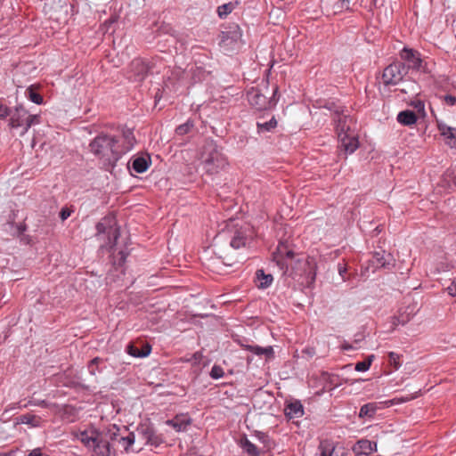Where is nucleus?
Wrapping results in <instances>:
<instances>
[{"instance_id":"f257e3e1","label":"nucleus","mask_w":456,"mask_h":456,"mask_svg":"<svg viewBox=\"0 0 456 456\" xmlns=\"http://www.w3.org/2000/svg\"><path fill=\"white\" fill-rule=\"evenodd\" d=\"M136 139L134 130L122 127L118 134L99 133L89 143L90 152L106 167H114L121 157L130 151Z\"/></svg>"},{"instance_id":"f03ea898","label":"nucleus","mask_w":456,"mask_h":456,"mask_svg":"<svg viewBox=\"0 0 456 456\" xmlns=\"http://www.w3.org/2000/svg\"><path fill=\"white\" fill-rule=\"evenodd\" d=\"M255 228L249 224L228 219L218 231L216 240L226 242L232 248L250 247L256 237Z\"/></svg>"},{"instance_id":"7ed1b4c3","label":"nucleus","mask_w":456,"mask_h":456,"mask_svg":"<svg viewBox=\"0 0 456 456\" xmlns=\"http://www.w3.org/2000/svg\"><path fill=\"white\" fill-rule=\"evenodd\" d=\"M201 164L208 175L217 174L227 165L225 156L220 151L214 141L206 142L201 154Z\"/></svg>"},{"instance_id":"20e7f679","label":"nucleus","mask_w":456,"mask_h":456,"mask_svg":"<svg viewBox=\"0 0 456 456\" xmlns=\"http://www.w3.org/2000/svg\"><path fill=\"white\" fill-rule=\"evenodd\" d=\"M336 130L340 142V148L345 151L346 154L354 152L359 147V141L356 135L349 133V127L346 126V118H339L338 125H336Z\"/></svg>"},{"instance_id":"39448f33","label":"nucleus","mask_w":456,"mask_h":456,"mask_svg":"<svg viewBox=\"0 0 456 456\" xmlns=\"http://www.w3.org/2000/svg\"><path fill=\"white\" fill-rule=\"evenodd\" d=\"M408 74L404 62L396 61L387 66L382 73V83L385 86H396Z\"/></svg>"},{"instance_id":"423d86ee","label":"nucleus","mask_w":456,"mask_h":456,"mask_svg":"<svg viewBox=\"0 0 456 456\" xmlns=\"http://www.w3.org/2000/svg\"><path fill=\"white\" fill-rule=\"evenodd\" d=\"M294 245L289 240H280L275 251L273 252V260L286 273L289 270V265L286 262L287 259L292 260L296 253L294 251Z\"/></svg>"},{"instance_id":"0eeeda50","label":"nucleus","mask_w":456,"mask_h":456,"mask_svg":"<svg viewBox=\"0 0 456 456\" xmlns=\"http://www.w3.org/2000/svg\"><path fill=\"white\" fill-rule=\"evenodd\" d=\"M241 37L239 25L232 23L224 28L219 35V45L226 52L236 48Z\"/></svg>"},{"instance_id":"6e6552de","label":"nucleus","mask_w":456,"mask_h":456,"mask_svg":"<svg viewBox=\"0 0 456 456\" xmlns=\"http://www.w3.org/2000/svg\"><path fill=\"white\" fill-rule=\"evenodd\" d=\"M96 235L107 234L109 245L113 248L120 236L119 227L117 225L113 217H104L96 224Z\"/></svg>"},{"instance_id":"1a4fd4ad","label":"nucleus","mask_w":456,"mask_h":456,"mask_svg":"<svg viewBox=\"0 0 456 456\" xmlns=\"http://www.w3.org/2000/svg\"><path fill=\"white\" fill-rule=\"evenodd\" d=\"M136 432L138 436L146 445L157 448L165 442L163 436L159 434L153 425L150 422L139 424L136 428Z\"/></svg>"},{"instance_id":"9d476101","label":"nucleus","mask_w":456,"mask_h":456,"mask_svg":"<svg viewBox=\"0 0 456 456\" xmlns=\"http://www.w3.org/2000/svg\"><path fill=\"white\" fill-rule=\"evenodd\" d=\"M157 58L144 60L136 58L130 63V72L134 76L135 81H142L149 74H152L156 69Z\"/></svg>"},{"instance_id":"9b49d317","label":"nucleus","mask_w":456,"mask_h":456,"mask_svg":"<svg viewBox=\"0 0 456 456\" xmlns=\"http://www.w3.org/2000/svg\"><path fill=\"white\" fill-rule=\"evenodd\" d=\"M399 56L402 61L405 63L408 71L410 69L423 72L427 71V64L424 63L419 51L405 46L400 51Z\"/></svg>"},{"instance_id":"f8f14e48","label":"nucleus","mask_w":456,"mask_h":456,"mask_svg":"<svg viewBox=\"0 0 456 456\" xmlns=\"http://www.w3.org/2000/svg\"><path fill=\"white\" fill-rule=\"evenodd\" d=\"M9 116V126L12 128L23 127V131H25L28 110L23 106H17L13 111L11 110V114Z\"/></svg>"},{"instance_id":"ddd939ff","label":"nucleus","mask_w":456,"mask_h":456,"mask_svg":"<svg viewBox=\"0 0 456 456\" xmlns=\"http://www.w3.org/2000/svg\"><path fill=\"white\" fill-rule=\"evenodd\" d=\"M275 442L266 434L258 432V456H273Z\"/></svg>"},{"instance_id":"4468645a","label":"nucleus","mask_w":456,"mask_h":456,"mask_svg":"<svg viewBox=\"0 0 456 456\" xmlns=\"http://www.w3.org/2000/svg\"><path fill=\"white\" fill-rule=\"evenodd\" d=\"M437 129L445 143L451 148H456V127L447 126L443 121H436Z\"/></svg>"},{"instance_id":"2eb2a0df","label":"nucleus","mask_w":456,"mask_h":456,"mask_svg":"<svg viewBox=\"0 0 456 456\" xmlns=\"http://www.w3.org/2000/svg\"><path fill=\"white\" fill-rule=\"evenodd\" d=\"M277 94L278 86L276 85L273 86L272 94L270 97L258 93V112L262 110H273L278 102Z\"/></svg>"},{"instance_id":"dca6fc26","label":"nucleus","mask_w":456,"mask_h":456,"mask_svg":"<svg viewBox=\"0 0 456 456\" xmlns=\"http://www.w3.org/2000/svg\"><path fill=\"white\" fill-rule=\"evenodd\" d=\"M320 456H346L347 453L343 446L334 445L329 441H322L318 447Z\"/></svg>"},{"instance_id":"f3484780","label":"nucleus","mask_w":456,"mask_h":456,"mask_svg":"<svg viewBox=\"0 0 456 456\" xmlns=\"http://www.w3.org/2000/svg\"><path fill=\"white\" fill-rule=\"evenodd\" d=\"M166 424L176 432H183L191 425V418L188 414H176L173 419H167Z\"/></svg>"},{"instance_id":"a211bd4d","label":"nucleus","mask_w":456,"mask_h":456,"mask_svg":"<svg viewBox=\"0 0 456 456\" xmlns=\"http://www.w3.org/2000/svg\"><path fill=\"white\" fill-rule=\"evenodd\" d=\"M131 356L142 358L148 356L151 352V346L149 343H129L126 349Z\"/></svg>"},{"instance_id":"6ab92c4d","label":"nucleus","mask_w":456,"mask_h":456,"mask_svg":"<svg viewBox=\"0 0 456 456\" xmlns=\"http://www.w3.org/2000/svg\"><path fill=\"white\" fill-rule=\"evenodd\" d=\"M376 451L377 443L368 439H361L353 446V452L356 455H370Z\"/></svg>"},{"instance_id":"aec40b11","label":"nucleus","mask_w":456,"mask_h":456,"mask_svg":"<svg viewBox=\"0 0 456 456\" xmlns=\"http://www.w3.org/2000/svg\"><path fill=\"white\" fill-rule=\"evenodd\" d=\"M91 450L98 456H110V444L109 441L103 437L101 432H99L95 443L93 444Z\"/></svg>"},{"instance_id":"412c9836","label":"nucleus","mask_w":456,"mask_h":456,"mask_svg":"<svg viewBox=\"0 0 456 456\" xmlns=\"http://www.w3.org/2000/svg\"><path fill=\"white\" fill-rule=\"evenodd\" d=\"M151 164V159L149 154L137 156L131 161L133 170L139 174L145 172Z\"/></svg>"},{"instance_id":"4be33fe9","label":"nucleus","mask_w":456,"mask_h":456,"mask_svg":"<svg viewBox=\"0 0 456 456\" xmlns=\"http://www.w3.org/2000/svg\"><path fill=\"white\" fill-rule=\"evenodd\" d=\"M206 267L216 273L223 274L225 273V267L226 266H232V263H225L224 260L221 259V257H211L207 260L206 262Z\"/></svg>"},{"instance_id":"5701e85b","label":"nucleus","mask_w":456,"mask_h":456,"mask_svg":"<svg viewBox=\"0 0 456 456\" xmlns=\"http://www.w3.org/2000/svg\"><path fill=\"white\" fill-rule=\"evenodd\" d=\"M284 413L289 419L299 418L304 415V407L300 401L295 400L286 404Z\"/></svg>"},{"instance_id":"b1692460","label":"nucleus","mask_w":456,"mask_h":456,"mask_svg":"<svg viewBox=\"0 0 456 456\" xmlns=\"http://www.w3.org/2000/svg\"><path fill=\"white\" fill-rule=\"evenodd\" d=\"M387 407L385 404H380L379 403H368L363 404L359 411V418L361 419H373L376 415V412L379 409H382Z\"/></svg>"},{"instance_id":"393cba45","label":"nucleus","mask_w":456,"mask_h":456,"mask_svg":"<svg viewBox=\"0 0 456 456\" xmlns=\"http://www.w3.org/2000/svg\"><path fill=\"white\" fill-rule=\"evenodd\" d=\"M42 418L40 416L26 413L15 418V424H27L32 428H37L41 425Z\"/></svg>"},{"instance_id":"a878e982","label":"nucleus","mask_w":456,"mask_h":456,"mask_svg":"<svg viewBox=\"0 0 456 456\" xmlns=\"http://www.w3.org/2000/svg\"><path fill=\"white\" fill-rule=\"evenodd\" d=\"M99 431L94 428L84 430L80 432L78 439L86 448L91 450L93 444L95 443Z\"/></svg>"},{"instance_id":"bb28decb","label":"nucleus","mask_w":456,"mask_h":456,"mask_svg":"<svg viewBox=\"0 0 456 456\" xmlns=\"http://www.w3.org/2000/svg\"><path fill=\"white\" fill-rule=\"evenodd\" d=\"M396 119L403 126H412L416 124L418 117L414 111L406 110L400 111Z\"/></svg>"},{"instance_id":"cd10ccee","label":"nucleus","mask_w":456,"mask_h":456,"mask_svg":"<svg viewBox=\"0 0 456 456\" xmlns=\"http://www.w3.org/2000/svg\"><path fill=\"white\" fill-rule=\"evenodd\" d=\"M324 107L334 113V121L336 122L337 125L338 120H339V118H346V122L347 121L348 116L344 114V106L338 105L335 102H329L324 105Z\"/></svg>"},{"instance_id":"c85d7f7f","label":"nucleus","mask_w":456,"mask_h":456,"mask_svg":"<svg viewBox=\"0 0 456 456\" xmlns=\"http://www.w3.org/2000/svg\"><path fill=\"white\" fill-rule=\"evenodd\" d=\"M411 319V315L409 313L399 311L397 315L391 318V330H395L398 325H405Z\"/></svg>"},{"instance_id":"c756f323","label":"nucleus","mask_w":456,"mask_h":456,"mask_svg":"<svg viewBox=\"0 0 456 456\" xmlns=\"http://www.w3.org/2000/svg\"><path fill=\"white\" fill-rule=\"evenodd\" d=\"M26 96L36 104H42L44 102L43 96L38 93L37 87L34 85L28 86L25 92Z\"/></svg>"},{"instance_id":"7c9ffc66","label":"nucleus","mask_w":456,"mask_h":456,"mask_svg":"<svg viewBox=\"0 0 456 456\" xmlns=\"http://www.w3.org/2000/svg\"><path fill=\"white\" fill-rule=\"evenodd\" d=\"M420 393V389L417 392H415L413 395H407V396H402V397H395L392 400H388V401H386V402H380V404H385L387 407H389V406H392L394 404H397V403H406V402H409L412 399H415L419 396Z\"/></svg>"},{"instance_id":"2f4dec72","label":"nucleus","mask_w":456,"mask_h":456,"mask_svg":"<svg viewBox=\"0 0 456 456\" xmlns=\"http://www.w3.org/2000/svg\"><path fill=\"white\" fill-rule=\"evenodd\" d=\"M104 362V359L101 357L93 358L87 364L88 371L91 375H95L97 372L101 373L102 371V368L100 366Z\"/></svg>"},{"instance_id":"473e14b6","label":"nucleus","mask_w":456,"mask_h":456,"mask_svg":"<svg viewBox=\"0 0 456 456\" xmlns=\"http://www.w3.org/2000/svg\"><path fill=\"white\" fill-rule=\"evenodd\" d=\"M258 289H266L271 286L273 281L272 274H265L264 270L258 269Z\"/></svg>"},{"instance_id":"72a5a7b5","label":"nucleus","mask_w":456,"mask_h":456,"mask_svg":"<svg viewBox=\"0 0 456 456\" xmlns=\"http://www.w3.org/2000/svg\"><path fill=\"white\" fill-rule=\"evenodd\" d=\"M278 125L274 116L269 121L258 122V134L264 132H270L273 130Z\"/></svg>"},{"instance_id":"f704fd0d","label":"nucleus","mask_w":456,"mask_h":456,"mask_svg":"<svg viewBox=\"0 0 456 456\" xmlns=\"http://www.w3.org/2000/svg\"><path fill=\"white\" fill-rule=\"evenodd\" d=\"M240 444L241 448L246 451L250 456H256V446L250 443L246 436H243L240 440Z\"/></svg>"},{"instance_id":"c9c22d12","label":"nucleus","mask_w":456,"mask_h":456,"mask_svg":"<svg viewBox=\"0 0 456 456\" xmlns=\"http://www.w3.org/2000/svg\"><path fill=\"white\" fill-rule=\"evenodd\" d=\"M232 339L234 342L238 343L241 347H244L249 351H251L254 354H256V346L248 344V339L241 337L240 335H232Z\"/></svg>"},{"instance_id":"e433bc0d","label":"nucleus","mask_w":456,"mask_h":456,"mask_svg":"<svg viewBox=\"0 0 456 456\" xmlns=\"http://www.w3.org/2000/svg\"><path fill=\"white\" fill-rule=\"evenodd\" d=\"M193 127H194V121L192 119H188L185 123L179 125L175 128V134L179 136L185 135V134H189Z\"/></svg>"},{"instance_id":"4c0bfd02","label":"nucleus","mask_w":456,"mask_h":456,"mask_svg":"<svg viewBox=\"0 0 456 456\" xmlns=\"http://www.w3.org/2000/svg\"><path fill=\"white\" fill-rule=\"evenodd\" d=\"M370 263L376 268L386 267L387 262L385 260V252H374Z\"/></svg>"},{"instance_id":"58836bf2","label":"nucleus","mask_w":456,"mask_h":456,"mask_svg":"<svg viewBox=\"0 0 456 456\" xmlns=\"http://www.w3.org/2000/svg\"><path fill=\"white\" fill-rule=\"evenodd\" d=\"M236 5H237V2L236 3L230 2V3H227V4L218 6V8H217L218 16L221 19L225 18L228 14H230L234 10Z\"/></svg>"},{"instance_id":"ea45409f","label":"nucleus","mask_w":456,"mask_h":456,"mask_svg":"<svg viewBox=\"0 0 456 456\" xmlns=\"http://www.w3.org/2000/svg\"><path fill=\"white\" fill-rule=\"evenodd\" d=\"M128 252L126 250H119L117 255L113 256V265L116 268H120L126 263Z\"/></svg>"},{"instance_id":"a19ab883","label":"nucleus","mask_w":456,"mask_h":456,"mask_svg":"<svg viewBox=\"0 0 456 456\" xmlns=\"http://www.w3.org/2000/svg\"><path fill=\"white\" fill-rule=\"evenodd\" d=\"M374 359V355L371 354L370 355L367 359L362 361V362H358L356 364H355V370L357 371H366L370 369V365H371V362H372V360Z\"/></svg>"},{"instance_id":"79ce46f5","label":"nucleus","mask_w":456,"mask_h":456,"mask_svg":"<svg viewBox=\"0 0 456 456\" xmlns=\"http://www.w3.org/2000/svg\"><path fill=\"white\" fill-rule=\"evenodd\" d=\"M41 122V117L39 115H32V114H28V118H27V123H26V126H25V131H22L21 134H24L25 133L28 132V130L34 125H37V124H40Z\"/></svg>"},{"instance_id":"37998d69","label":"nucleus","mask_w":456,"mask_h":456,"mask_svg":"<svg viewBox=\"0 0 456 456\" xmlns=\"http://www.w3.org/2000/svg\"><path fill=\"white\" fill-rule=\"evenodd\" d=\"M118 443L122 444L126 452H128L129 447L134 443V434L129 433L126 436H121Z\"/></svg>"},{"instance_id":"c03bdc74","label":"nucleus","mask_w":456,"mask_h":456,"mask_svg":"<svg viewBox=\"0 0 456 456\" xmlns=\"http://www.w3.org/2000/svg\"><path fill=\"white\" fill-rule=\"evenodd\" d=\"M400 358L401 355L395 352L388 353V362L395 370H398L401 366Z\"/></svg>"},{"instance_id":"a18cd8bd","label":"nucleus","mask_w":456,"mask_h":456,"mask_svg":"<svg viewBox=\"0 0 456 456\" xmlns=\"http://www.w3.org/2000/svg\"><path fill=\"white\" fill-rule=\"evenodd\" d=\"M265 355L266 360H271L274 358V352L273 346H268L265 347L258 346V356Z\"/></svg>"},{"instance_id":"49530a36","label":"nucleus","mask_w":456,"mask_h":456,"mask_svg":"<svg viewBox=\"0 0 456 456\" xmlns=\"http://www.w3.org/2000/svg\"><path fill=\"white\" fill-rule=\"evenodd\" d=\"M410 105L411 107H413L417 112L419 114H420L421 116H425L426 113H425V103L422 100L420 99H415L413 101L411 102Z\"/></svg>"},{"instance_id":"de8ad7c7","label":"nucleus","mask_w":456,"mask_h":456,"mask_svg":"<svg viewBox=\"0 0 456 456\" xmlns=\"http://www.w3.org/2000/svg\"><path fill=\"white\" fill-rule=\"evenodd\" d=\"M224 372L221 366L215 364L210 371V377L214 379H220L224 376Z\"/></svg>"},{"instance_id":"09e8293b","label":"nucleus","mask_w":456,"mask_h":456,"mask_svg":"<svg viewBox=\"0 0 456 456\" xmlns=\"http://www.w3.org/2000/svg\"><path fill=\"white\" fill-rule=\"evenodd\" d=\"M297 264H302L304 266H307L309 269L308 275H311L312 280H314L315 272L313 270V266H311V262L309 261V259H305L304 262L297 260Z\"/></svg>"},{"instance_id":"8fccbe9b","label":"nucleus","mask_w":456,"mask_h":456,"mask_svg":"<svg viewBox=\"0 0 456 456\" xmlns=\"http://www.w3.org/2000/svg\"><path fill=\"white\" fill-rule=\"evenodd\" d=\"M441 99L445 102L448 106H453L456 104V96L451 94H445L441 96Z\"/></svg>"},{"instance_id":"3c124183","label":"nucleus","mask_w":456,"mask_h":456,"mask_svg":"<svg viewBox=\"0 0 456 456\" xmlns=\"http://www.w3.org/2000/svg\"><path fill=\"white\" fill-rule=\"evenodd\" d=\"M11 114V110L5 106L0 103V119L5 118Z\"/></svg>"},{"instance_id":"603ef678","label":"nucleus","mask_w":456,"mask_h":456,"mask_svg":"<svg viewBox=\"0 0 456 456\" xmlns=\"http://www.w3.org/2000/svg\"><path fill=\"white\" fill-rule=\"evenodd\" d=\"M28 405H35V406H40L43 408H48L49 403L45 400H40V401H28Z\"/></svg>"},{"instance_id":"864d4df0","label":"nucleus","mask_w":456,"mask_h":456,"mask_svg":"<svg viewBox=\"0 0 456 456\" xmlns=\"http://www.w3.org/2000/svg\"><path fill=\"white\" fill-rule=\"evenodd\" d=\"M338 271L339 275L342 277V280L346 281V274L347 273L346 265L345 264H338Z\"/></svg>"},{"instance_id":"5fc2aeb1","label":"nucleus","mask_w":456,"mask_h":456,"mask_svg":"<svg viewBox=\"0 0 456 456\" xmlns=\"http://www.w3.org/2000/svg\"><path fill=\"white\" fill-rule=\"evenodd\" d=\"M446 290L451 297H456V280L452 281V283L446 288Z\"/></svg>"},{"instance_id":"6e6d98bb","label":"nucleus","mask_w":456,"mask_h":456,"mask_svg":"<svg viewBox=\"0 0 456 456\" xmlns=\"http://www.w3.org/2000/svg\"><path fill=\"white\" fill-rule=\"evenodd\" d=\"M71 215V210H69L68 208H62L61 210L60 211V218L62 220V221H65L66 219H68Z\"/></svg>"},{"instance_id":"4d7b16f0","label":"nucleus","mask_w":456,"mask_h":456,"mask_svg":"<svg viewBox=\"0 0 456 456\" xmlns=\"http://www.w3.org/2000/svg\"><path fill=\"white\" fill-rule=\"evenodd\" d=\"M247 97L251 105L256 103V93L254 92L253 90L248 91Z\"/></svg>"},{"instance_id":"13d9d810","label":"nucleus","mask_w":456,"mask_h":456,"mask_svg":"<svg viewBox=\"0 0 456 456\" xmlns=\"http://www.w3.org/2000/svg\"><path fill=\"white\" fill-rule=\"evenodd\" d=\"M28 456H50L45 452H42V449L40 448H36L34 450H32Z\"/></svg>"},{"instance_id":"bf43d9fd","label":"nucleus","mask_w":456,"mask_h":456,"mask_svg":"<svg viewBox=\"0 0 456 456\" xmlns=\"http://www.w3.org/2000/svg\"><path fill=\"white\" fill-rule=\"evenodd\" d=\"M16 230L18 236H22L24 232L27 230V225L23 223H20L16 225Z\"/></svg>"},{"instance_id":"052dcab7","label":"nucleus","mask_w":456,"mask_h":456,"mask_svg":"<svg viewBox=\"0 0 456 456\" xmlns=\"http://www.w3.org/2000/svg\"><path fill=\"white\" fill-rule=\"evenodd\" d=\"M117 21V17L116 16H112L110 17V19H108L104 24L105 25H108V26H110L111 24L115 23Z\"/></svg>"},{"instance_id":"680f3d73","label":"nucleus","mask_w":456,"mask_h":456,"mask_svg":"<svg viewBox=\"0 0 456 456\" xmlns=\"http://www.w3.org/2000/svg\"><path fill=\"white\" fill-rule=\"evenodd\" d=\"M303 353L307 354L309 356H313L314 354V348H306L303 350Z\"/></svg>"},{"instance_id":"e2e57ef3","label":"nucleus","mask_w":456,"mask_h":456,"mask_svg":"<svg viewBox=\"0 0 456 456\" xmlns=\"http://www.w3.org/2000/svg\"><path fill=\"white\" fill-rule=\"evenodd\" d=\"M20 240L26 243H29V238L28 236H25V235H22V236H20Z\"/></svg>"},{"instance_id":"0e129e2a","label":"nucleus","mask_w":456,"mask_h":456,"mask_svg":"<svg viewBox=\"0 0 456 456\" xmlns=\"http://www.w3.org/2000/svg\"><path fill=\"white\" fill-rule=\"evenodd\" d=\"M352 348H353V346L351 345H349V344H344L342 346V349H344V350H350Z\"/></svg>"},{"instance_id":"69168bd1","label":"nucleus","mask_w":456,"mask_h":456,"mask_svg":"<svg viewBox=\"0 0 456 456\" xmlns=\"http://www.w3.org/2000/svg\"><path fill=\"white\" fill-rule=\"evenodd\" d=\"M0 456H15L14 452H9L7 453H2Z\"/></svg>"},{"instance_id":"338daca9","label":"nucleus","mask_w":456,"mask_h":456,"mask_svg":"<svg viewBox=\"0 0 456 456\" xmlns=\"http://www.w3.org/2000/svg\"><path fill=\"white\" fill-rule=\"evenodd\" d=\"M291 276H293V278H296V276L297 275H302L301 273H297L296 271H292V273H290Z\"/></svg>"},{"instance_id":"774afa93","label":"nucleus","mask_w":456,"mask_h":456,"mask_svg":"<svg viewBox=\"0 0 456 456\" xmlns=\"http://www.w3.org/2000/svg\"><path fill=\"white\" fill-rule=\"evenodd\" d=\"M200 354L199 353H195L193 357L195 360H198L200 358Z\"/></svg>"}]
</instances>
